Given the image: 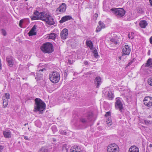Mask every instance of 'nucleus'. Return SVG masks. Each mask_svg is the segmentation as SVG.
<instances>
[{"label": "nucleus", "instance_id": "39", "mask_svg": "<svg viewBox=\"0 0 152 152\" xmlns=\"http://www.w3.org/2000/svg\"><path fill=\"white\" fill-rule=\"evenodd\" d=\"M130 92H129V96H128L127 95L126 96V98L127 100L130 101L131 99V95H130Z\"/></svg>", "mask_w": 152, "mask_h": 152}, {"label": "nucleus", "instance_id": "48", "mask_svg": "<svg viewBox=\"0 0 152 152\" xmlns=\"http://www.w3.org/2000/svg\"><path fill=\"white\" fill-rule=\"evenodd\" d=\"M68 62L70 64H72V61L71 60H68Z\"/></svg>", "mask_w": 152, "mask_h": 152}, {"label": "nucleus", "instance_id": "17", "mask_svg": "<svg viewBox=\"0 0 152 152\" xmlns=\"http://www.w3.org/2000/svg\"><path fill=\"white\" fill-rule=\"evenodd\" d=\"M72 18V17L70 16H65L62 18L61 20L60 21V22L61 23H63L66 21L70 20Z\"/></svg>", "mask_w": 152, "mask_h": 152}, {"label": "nucleus", "instance_id": "8", "mask_svg": "<svg viewBox=\"0 0 152 152\" xmlns=\"http://www.w3.org/2000/svg\"><path fill=\"white\" fill-rule=\"evenodd\" d=\"M122 56L124 55H129L131 51L130 47L128 45H125L122 47Z\"/></svg>", "mask_w": 152, "mask_h": 152}, {"label": "nucleus", "instance_id": "50", "mask_svg": "<svg viewBox=\"0 0 152 152\" xmlns=\"http://www.w3.org/2000/svg\"><path fill=\"white\" fill-rule=\"evenodd\" d=\"M149 2L151 6H152V0H149Z\"/></svg>", "mask_w": 152, "mask_h": 152}, {"label": "nucleus", "instance_id": "16", "mask_svg": "<svg viewBox=\"0 0 152 152\" xmlns=\"http://www.w3.org/2000/svg\"><path fill=\"white\" fill-rule=\"evenodd\" d=\"M94 82L96 84V88H98L101 83V79L99 77H97L95 79Z\"/></svg>", "mask_w": 152, "mask_h": 152}, {"label": "nucleus", "instance_id": "4", "mask_svg": "<svg viewBox=\"0 0 152 152\" xmlns=\"http://www.w3.org/2000/svg\"><path fill=\"white\" fill-rule=\"evenodd\" d=\"M49 78L52 83H57L59 81L60 79V74L57 71H53L49 75Z\"/></svg>", "mask_w": 152, "mask_h": 152}, {"label": "nucleus", "instance_id": "53", "mask_svg": "<svg viewBox=\"0 0 152 152\" xmlns=\"http://www.w3.org/2000/svg\"><path fill=\"white\" fill-rule=\"evenodd\" d=\"M1 66H2L1 64H0V69H2Z\"/></svg>", "mask_w": 152, "mask_h": 152}, {"label": "nucleus", "instance_id": "13", "mask_svg": "<svg viewBox=\"0 0 152 152\" xmlns=\"http://www.w3.org/2000/svg\"><path fill=\"white\" fill-rule=\"evenodd\" d=\"M6 61L9 66L10 67L12 66L14 63L13 58L12 57L8 56L6 58Z\"/></svg>", "mask_w": 152, "mask_h": 152}, {"label": "nucleus", "instance_id": "5", "mask_svg": "<svg viewBox=\"0 0 152 152\" xmlns=\"http://www.w3.org/2000/svg\"><path fill=\"white\" fill-rule=\"evenodd\" d=\"M110 10L118 18L122 17L125 13V11L121 8H112L110 9Z\"/></svg>", "mask_w": 152, "mask_h": 152}, {"label": "nucleus", "instance_id": "3", "mask_svg": "<svg viewBox=\"0 0 152 152\" xmlns=\"http://www.w3.org/2000/svg\"><path fill=\"white\" fill-rule=\"evenodd\" d=\"M41 50L45 53H50L53 51V47L50 42H46L43 44L40 47Z\"/></svg>", "mask_w": 152, "mask_h": 152}, {"label": "nucleus", "instance_id": "23", "mask_svg": "<svg viewBox=\"0 0 152 152\" xmlns=\"http://www.w3.org/2000/svg\"><path fill=\"white\" fill-rule=\"evenodd\" d=\"M86 44L88 46L90 49H92L93 47V44L92 42L91 41H87L86 42Z\"/></svg>", "mask_w": 152, "mask_h": 152}, {"label": "nucleus", "instance_id": "36", "mask_svg": "<svg viewBox=\"0 0 152 152\" xmlns=\"http://www.w3.org/2000/svg\"><path fill=\"white\" fill-rule=\"evenodd\" d=\"M1 33L4 36H6L7 34V33L6 31L4 29H1Z\"/></svg>", "mask_w": 152, "mask_h": 152}, {"label": "nucleus", "instance_id": "34", "mask_svg": "<svg viewBox=\"0 0 152 152\" xmlns=\"http://www.w3.org/2000/svg\"><path fill=\"white\" fill-rule=\"evenodd\" d=\"M148 83L150 85L152 86V78L150 77L148 80Z\"/></svg>", "mask_w": 152, "mask_h": 152}, {"label": "nucleus", "instance_id": "28", "mask_svg": "<svg viewBox=\"0 0 152 152\" xmlns=\"http://www.w3.org/2000/svg\"><path fill=\"white\" fill-rule=\"evenodd\" d=\"M34 16H32L31 18L32 20H39V15H34Z\"/></svg>", "mask_w": 152, "mask_h": 152}, {"label": "nucleus", "instance_id": "10", "mask_svg": "<svg viewBox=\"0 0 152 152\" xmlns=\"http://www.w3.org/2000/svg\"><path fill=\"white\" fill-rule=\"evenodd\" d=\"M144 104L148 107L152 106V99L148 97H145L143 100Z\"/></svg>", "mask_w": 152, "mask_h": 152}, {"label": "nucleus", "instance_id": "57", "mask_svg": "<svg viewBox=\"0 0 152 152\" xmlns=\"http://www.w3.org/2000/svg\"><path fill=\"white\" fill-rule=\"evenodd\" d=\"M40 75H41V74H40V73H39L38 74V75H39V76H40Z\"/></svg>", "mask_w": 152, "mask_h": 152}, {"label": "nucleus", "instance_id": "11", "mask_svg": "<svg viewBox=\"0 0 152 152\" xmlns=\"http://www.w3.org/2000/svg\"><path fill=\"white\" fill-rule=\"evenodd\" d=\"M68 30L66 28L64 29L60 33V36L62 39H65L68 37Z\"/></svg>", "mask_w": 152, "mask_h": 152}, {"label": "nucleus", "instance_id": "32", "mask_svg": "<svg viewBox=\"0 0 152 152\" xmlns=\"http://www.w3.org/2000/svg\"><path fill=\"white\" fill-rule=\"evenodd\" d=\"M107 120L106 123L108 126H111L112 124L111 120L109 119V118Z\"/></svg>", "mask_w": 152, "mask_h": 152}, {"label": "nucleus", "instance_id": "21", "mask_svg": "<svg viewBox=\"0 0 152 152\" xmlns=\"http://www.w3.org/2000/svg\"><path fill=\"white\" fill-rule=\"evenodd\" d=\"M110 41L115 45H117L118 43L119 42V40L118 39L117 36H116L115 37L111 39Z\"/></svg>", "mask_w": 152, "mask_h": 152}, {"label": "nucleus", "instance_id": "24", "mask_svg": "<svg viewBox=\"0 0 152 152\" xmlns=\"http://www.w3.org/2000/svg\"><path fill=\"white\" fill-rule=\"evenodd\" d=\"M108 97L109 99H112L114 98V95L111 91H109L107 94Z\"/></svg>", "mask_w": 152, "mask_h": 152}, {"label": "nucleus", "instance_id": "12", "mask_svg": "<svg viewBox=\"0 0 152 152\" xmlns=\"http://www.w3.org/2000/svg\"><path fill=\"white\" fill-rule=\"evenodd\" d=\"M115 107L116 109H119V110L121 112H122V110L123 109V107L122 104L119 99L117 100L115 103Z\"/></svg>", "mask_w": 152, "mask_h": 152}, {"label": "nucleus", "instance_id": "7", "mask_svg": "<svg viewBox=\"0 0 152 152\" xmlns=\"http://www.w3.org/2000/svg\"><path fill=\"white\" fill-rule=\"evenodd\" d=\"M118 146L115 143L111 144L107 147L108 152H118Z\"/></svg>", "mask_w": 152, "mask_h": 152}, {"label": "nucleus", "instance_id": "6", "mask_svg": "<svg viewBox=\"0 0 152 152\" xmlns=\"http://www.w3.org/2000/svg\"><path fill=\"white\" fill-rule=\"evenodd\" d=\"M93 113L91 112L88 113L86 116H83L80 119V121L82 123L85 124L92 120Z\"/></svg>", "mask_w": 152, "mask_h": 152}, {"label": "nucleus", "instance_id": "37", "mask_svg": "<svg viewBox=\"0 0 152 152\" xmlns=\"http://www.w3.org/2000/svg\"><path fill=\"white\" fill-rule=\"evenodd\" d=\"M5 96L6 97V99H10V95L8 93H6L5 94Z\"/></svg>", "mask_w": 152, "mask_h": 152}, {"label": "nucleus", "instance_id": "19", "mask_svg": "<svg viewBox=\"0 0 152 152\" xmlns=\"http://www.w3.org/2000/svg\"><path fill=\"white\" fill-rule=\"evenodd\" d=\"M145 66L149 68L152 67V59L149 58L145 64Z\"/></svg>", "mask_w": 152, "mask_h": 152}, {"label": "nucleus", "instance_id": "22", "mask_svg": "<svg viewBox=\"0 0 152 152\" xmlns=\"http://www.w3.org/2000/svg\"><path fill=\"white\" fill-rule=\"evenodd\" d=\"M39 152H50L48 149L46 147H42L39 151Z\"/></svg>", "mask_w": 152, "mask_h": 152}, {"label": "nucleus", "instance_id": "18", "mask_svg": "<svg viewBox=\"0 0 152 152\" xmlns=\"http://www.w3.org/2000/svg\"><path fill=\"white\" fill-rule=\"evenodd\" d=\"M129 152H139V149L135 146H132L129 148Z\"/></svg>", "mask_w": 152, "mask_h": 152}, {"label": "nucleus", "instance_id": "33", "mask_svg": "<svg viewBox=\"0 0 152 152\" xmlns=\"http://www.w3.org/2000/svg\"><path fill=\"white\" fill-rule=\"evenodd\" d=\"M137 12L140 13L142 14L143 12V11L142 9L141 8H137Z\"/></svg>", "mask_w": 152, "mask_h": 152}, {"label": "nucleus", "instance_id": "25", "mask_svg": "<svg viewBox=\"0 0 152 152\" xmlns=\"http://www.w3.org/2000/svg\"><path fill=\"white\" fill-rule=\"evenodd\" d=\"M56 37V34L54 33H51L49 34V39H54Z\"/></svg>", "mask_w": 152, "mask_h": 152}, {"label": "nucleus", "instance_id": "27", "mask_svg": "<svg viewBox=\"0 0 152 152\" xmlns=\"http://www.w3.org/2000/svg\"><path fill=\"white\" fill-rule=\"evenodd\" d=\"M45 70V69L44 68V69H42L39 70L38 72H37L36 73L37 74V77H38V78H40L41 77H42V74H41L40 75V76H39L38 75V74L39 73H40V72H42L44 70Z\"/></svg>", "mask_w": 152, "mask_h": 152}, {"label": "nucleus", "instance_id": "38", "mask_svg": "<svg viewBox=\"0 0 152 152\" xmlns=\"http://www.w3.org/2000/svg\"><path fill=\"white\" fill-rule=\"evenodd\" d=\"M144 122L146 125L151 124V121L147 120H145Z\"/></svg>", "mask_w": 152, "mask_h": 152}, {"label": "nucleus", "instance_id": "20", "mask_svg": "<svg viewBox=\"0 0 152 152\" xmlns=\"http://www.w3.org/2000/svg\"><path fill=\"white\" fill-rule=\"evenodd\" d=\"M139 24L142 28H145L147 25L148 23L145 20H142L140 22Z\"/></svg>", "mask_w": 152, "mask_h": 152}, {"label": "nucleus", "instance_id": "42", "mask_svg": "<svg viewBox=\"0 0 152 152\" xmlns=\"http://www.w3.org/2000/svg\"><path fill=\"white\" fill-rule=\"evenodd\" d=\"M23 22V20H21L20 21L19 24L20 26L21 27V26L22 25V24Z\"/></svg>", "mask_w": 152, "mask_h": 152}, {"label": "nucleus", "instance_id": "46", "mask_svg": "<svg viewBox=\"0 0 152 152\" xmlns=\"http://www.w3.org/2000/svg\"><path fill=\"white\" fill-rule=\"evenodd\" d=\"M132 61H130V62H129L128 64H127V65L128 66H129L130 65H131V64H132Z\"/></svg>", "mask_w": 152, "mask_h": 152}, {"label": "nucleus", "instance_id": "49", "mask_svg": "<svg viewBox=\"0 0 152 152\" xmlns=\"http://www.w3.org/2000/svg\"><path fill=\"white\" fill-rule=\"evenodd\" d=\"M24 138L26 140H28V137H27V136H25L24 137Z\"/></svg>", "mask_w": 152, "mask_h": 152}, {"label": "nucleus", "instance_id": "30", "mask_svg": "<svg viewBox=\"0 0 152 152\" xmlns=\"http://www.w3.org/2000/svg\"><path fill=\"white\" fill-rule=\"evenodd\" d=\"M99 24L102 28H105V25L103 22L99 21Z\"/></svg>", "mask_w": 152, "mask_h": 152}, {"label": "nucleus", "instance_id": "52", "mask_svg": "<svg viewBox=\"0 0 152 152\" xmlns=\"http://www.w3.org/2000/svg\"><path fill=\"white\" fill-rule=\"evenodd\" d=\"M128 37L129 38H131V39H132L133 38V37H131L130 36V34H129L128 35Z\"/></svg>", "mask_w": 152, "mask_h": 152}, {"label": "nucleus", "instance_id": "14", "mask_svg": "<svg viewBox=\"0 0 152 152\" xmlns=\"http://www.w3.org/2000/svg\"><path fill=\"white\" fill-rule=\"evenodd\" d=\"M3 134L4 137L6 138H10L11 137L12 133L9 130H5L3 131Z\"/></svg>", "mask_w": 152, "mask_h": 152}, {"label": "nucleus", "instance_id": "45", "mask_svg": "<svg viewBox=\"0 0 152 152\" xmlns=\"http://www.w3.org/2000/svg\"><path fill=\"white\" fill-rule=\"evenodd\" d=\"M84 64L85 65H88V61H85L84 62Z\"/></svg>", "mask_w": 152, "mask_h": 152}, {"label": "nucleus", "instance_id": "26", "mask_svg": "<svg viewBox=\"0 0 152 152\" xmlns=\"http://www.w3.org/2000/svg\"><path fill=\"white\" fill-rule=\"evenodd\" d=\"M8 100L7 99H4L3 100V107L5 108L8 104Z\"/></svg>", "mask_w": 152, "mask_h": 152}, {"label": "nucleus", "instance_id": "2", "mask_svg": "<svg viewBox=\"0 0 152 152\" xmlns=\"http://www.w3.org/2000/svg\"><path fill=\"white\" fill-rule=\"evenodd\" d=\"M46 105L41 99L36 98L35 99V104L34 111L35 112L39 111L40 113H43V111L45 109Z\"/></svg>", "mask_w": 152, "mask_h": 152}, {"label": "nucleus", "instance_id": "15", "mask_svg": "<svg viewBox=\"0 0 152 152\" xmlns=\"http://www.w3.org/2000/svg\"><path fill=\"white\" fill-rule=\"evenodd\" d=\"M36 27L37 26L35 25H34L33 27L32 28L28 33L29 36H32L36 35V32L35 31L37 28Z\"/></svg>", "mask_w": 152, "mask_h": 152}, {"label": "nucleus", "instance_id": "59", "mask_svg": "<svg viewBox=\"0 0 152 152\" xmlns=\"http://www.w3.org/2000/svg\"><path fill=\"white\" fill-rule=\"evenodd\" d=\"M0 64H1V60L0 59Z\"/></svg>", "mask_w": 152, "mask_h": 152}, {"label": "nucleus", "instance_id": "41", "mask_svg": "<svg viewBox=\"0 0 152 152\" xmlns=\"http://www.w3.org/2000/svg\"><path fill=\"white\" fill-rule=\"evenodd\" d=\"M110 115V112H107L105 114V116L106 117L109 116Z\"/></svg>", "mask_w": 152, "mask_h": 152}, {"label": "nucleus", "instance_id": "56", "mask_svg": "<svg viewBox=\"0 0 152 152\" xmlns=\"http://www.w3.org/2000/svg\"><path fill=\"white\" fill-rule=\"evenodd\" d=\"M27 124H28V123H26V124H24V125L25 126H26V125H27Z\"/></svg>", "mask_w": 152, "mask_h": 152}, {"label": "nucleus", "instance_id": "44", "mask_svg": "<svg viewBox=\"0 0 152 152\" xmlns=\"http://www.w3.org/2000/svg\"><path fill=\"white\" fill-rule=\"evenodd\" d=\"M149 41L150 43L152 44V36L150 38Z\"/></svg>", "mask_w": 152, "mask_h": 152}, {"label": "nucleus", "instance_id": "35", "mask_svg": "<svg viewBox=\"0 0 152 152\" xmlns=\"http://www.w3.org/2000/svg\"><path fill=\"white\" fill-rule=\"evenodd\" d=\"M102 28L99 26H98L97 27L96 31V32H99L100 31Z\"/></svg>", "mask_w": 152, "mask_h": 152}, {"label": "nucleus", "instance_id": "43", "mask_svg": "<svg viewBox=\"0 0 152 152\" xmlns=\"http://www.w3.org/2000/svg\"><path fill=\"white\" fill-rule=\"evenodd\" d=\"M53 129H54L55 132L56 131V127L55 126H53L52 127V129L53 131H54Z\"/></svg>", "mask_w": 152, "mask_h": 152}, {"label": "nucleus", "instance_id": "9", "mask_svg": "<svg viewBox=\"0 0 152 152\" xmlns=\"http://www.w3.org/2000/svg\"><path fill=\"white\" fill-rule=\"evenodd\" d=\"M66 9V5L64 3H62L59 7L56 10V12L60 14L64 12Z\"/></svg>", "mask_w": 152, "mask_h": 152}, {"label": "nucleus", "instance_id": "47", "mask_svg": "<svg viewBox=\"0 0 152 152\" xmlns=\"http://www.w3.org/2000/svg\"><path fill=\"white\" fill-rule=\"evenodd\" d=\"M3 149V147L2 146L0 145V152H1V150Z\"/></svg>", "mask_w": 152, "mask_h": 152}, {"label": "nucleus", "instance_id": "40", "mask_svg": "<svg viewBox=\"0 0 152 152\" xmlns=\"http://www.w3.org/2000/svg\"><path fill=\"white\" fill-rule=\"evenodd\" d=\"M60 133L61 134L66 135V132H65L63 130H61L60 131Z\"/></svg>", "mask_w": 152, "mask_h": 152}, {"label": "nucleus", "instance_id": "51", "mask_svg": "<svg viewBox=\"0 0 152 152\" xmlns=\"http://www.w3.org/2000/svg\"><path fill=\"white\" fill-rule=\"evenodd\" d=\"M94 15L95 17L96 18L98 17V14L97 13H96Z\"/></svg>", "mask_w": 152, "mask_h": 152}, {"label": "nucleus", "instance_id": "31", "mask_svg": "<svg viewBox=\"0 0 152 152\" xmlns=\"http://www.w3.org/2000/svg\"><path fill=\"white\" fill-rule=\"evenodd\" d=\"M93 53L94 54V56L95 58H97L98 57L99 55L98 54V52L96 50H95L93 51Z\"/></svg>", "mask_w": 152, "mask_h": 152}, {"label": "nucleus", "instance_id": "54", "mask_svg": "<svg viewBox=\"0 0 152 152\" xmlns=\"http://www.w3.org/2000/svg\"><path fill=\"white\" fill-rule=\"evenodd\" d=\"M149 147H150V148H151V147H152V144H150L149 145Z\"/></svg>", "mask_w": 152, "mask_h": 152}, {"label": "nucleus", "instance_id": "55", "mask_svg": "<svg viewBox=\"0 0 152 152\" xmlns=\"http://www.w3.org/2000/svg\"><path fill=\"white\" fill-rule=\"evenodd\" d=\"M118 59H120V60H121V56L118 57Z\"/></svg>", "mask_w": 152, "mask_h": 152}, {"label": "nucleus", "instance_id": "58", "mask_svg": "<svg viewBox=\"0 0 152 152\" xmlns=\"http://www.w3.org/2000/svg\"><path fill=\"white\" fill-rule=\"evenodd\" d=\"M14 1H17L18 0H13Z\"/></svg>", "mask_w": 152, "mask_h": 152}, {"label": "nucleus", "instance_id": "29", "mask_svg": "<svg viewBox=\"0 0 152 152\" xmlns=\"http://www.w3.org/2000/svg\"><path fill=\"white\" fill-rule=\"evenodd\" d=\"M81 150L79 149L78 147L76 148H74L73 150L71 152H81Z\"/></svg>", "mask_w": 152, "mask_h": 152}, {"label": "nucleus", "instance_id": "1", "mask_svg": "<svg viewBox=\"0 0 152 152\" xmlns=\"http://www.w3.org/2000/svg\"><path fill=\"white\" fill-rule=\"evenodd\" d=\"M34 14L35 15H39V20L45 21L49 25H52L54 23L53 17L45 12H39L37 11L34 12Z\"/></svg>", "mask_w": 152, "mask_h": 152}]
</instances>
